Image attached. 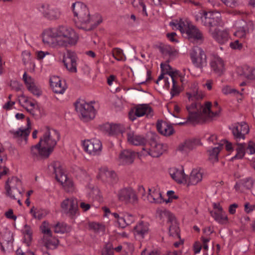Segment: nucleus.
Wrapping results in <instances>:
<instances>
[{
	"label": "nucleus",
	"mask_w": 255,
	"mask_h": 255,
	"mask_svg": "<svg viewBox=\"0 0 255 255\" xmlns=\"http://www.w3.org/2000/svg\"><path fill=\"white\" fill-rule=\"evenodd\" d=\"M186 94L188 100L193 102L186 106L189 113L188 120L190 122H203L207 119H212L219 115V111L214 112L211 109V102H207L202 106L199 103L195 102L202 100L205 96L204 93L199 88L197 83L194 82L191 84Z\"/></svg>",
	"instance_id": "1"
},
{
	"label": "nucleus",
	"mask_w": 255,
	"mask_h": 255,
	"mask_svg": "<svg viewBox=\"0 0 255 255\" xmlns=\"http://www.w3.org/2000/svg\"><path fill=\"white\" fill-rule=\"evenodd\" d=\"M78 39V36L75 31L64 25L46 29L42 34L43 44L46 47L55 49L75 45Z\"/></svg>",
	"instance_id": "2"
},
{
	"label": "nucleus",
	"mask_w": 255,
	"mask_h": 255,
	"mask_svg": "<svg viewBox=\"0 0 255 255\" xmlns=\"http://www.w3.org/2000/svg\"><path fill=\"white\" fill-rule=\"evenodd\" d=\"M59 138L56 130L48 127L40 129L39 141L30 148V156L34 160L47 158L53 152Z\"/></svg>",
	"instance_id": "3"
},
{
	"label": "nucleus",
	"mask_w": 255,
	"mask_h": 255,
	"mask_svg": "<svg viewBox=\"0 0 255 255\" xmlns=\"http://www.w3.org/2000/svg\"><path fill=\"white\" fill-rule=\"evenodd\" d=\"M74 20L79 28L89 30L97 26L99 22L95 21V16L90 17L89 10L83 3L76 2L72 4Z\"/></svg>",
	"instance_id": "4"
},
{
	"label": "nucleus",
	"mask_w": 255,
	"mask_h": 255,
	"mask_svg": "<svg viewBox=\"0 0 255 255\" xmlns=\"http://www.w3.org/2000/svg\"><path fill=\"white\" fill-rule=\"evenodd\" d=\"M169 25L173 30L178 29L182 36L186 38L200 42L204 40L202 33L187 19L173 20L170 22Z\"/></svg>",
	"instance_id": "5"
},
{
	"label": "nucleus",
	"mask_w": 255,
	"mask_h": 255,
	"mask_svg": "<svg viewBox=\"0 0 255 255\" xmlns=\"http://www.w3.org/2000/svg\"><path fill=\"white\" fill-rule=\"evenodd\" d=\"M4 189L6 196L16 200L22 195V182L17 176H9L5 181Z\"/></svg>",
	"instance_id": "6"
},
{
	"label": "nucleus",
	"mask_w": 255,
	"mask_h": 255,
	"mask_svg": "<svg viewBox=\"0 0 255 255\" xmlns=\"http://www.w3.org/2000/svg\"><path fill=\"white\" fill-rule=\"evenodd\" d=\"M75 109L80 118L85 121L92 120L95 117L96 110L92 103L79 100L75 104Z\"/></svg>",
	"instance_id": "7"
},
{
	"label": "nucleus",
	"mask_w": 255,
	"mask_h": 255,
	"mask_svg": "<svg viewBox=\"0 0 255 255\" xmlns=\"http://www.w3.org/2000/svg\"><path fill=\"white\" fill-rule=\"evenodd\" d=\"M30 123L29 119H27L26 127H21L17 129H12L9 130V134L17 140L18 144L21 147L27 144L28 137L30 132Z\"/></svg>",
	"instance_id": "8"
},
{
	"label": "nucleus",
	"mask_w": 255,
	"mask_h": 255,
	"mask_svg": "<svg viewBox=\"0 0 255 255\" xmlns=\"http://www.w3.org/2000/svg\"><path fill=\"white\" fill-rule=\"evenodd\" d=\"M167 148L166 144L158 143L156 140H152L142 147L140 154L144 156L150 155L153 157H157L161 155Z\"/></svg>",
	"instance_id": "9"
},
{
	"label": "nucleus",
	"mask_w": 255,
	"mask_h": 255,
	"mask_svg": "<svg viewBox=\"0 0 255 255\" xmlns=\"http://www.w3.org/2000/svg\"><path fill=\"white\" fill-rule=\"evenodd\" d=\"M190 57L193 64L197 68L203 69L207 66V58L204 51L200 47H193L189 52Z\"/></svg>",
	"instance_id": "10"
},
{
	"label": "nucleus",
	"mask_w": 255,
	"mask_h": 255,
	"mask_svg": "<svg viewBox=\"0 0 255 255\" xmlns=\"http://www.w3.org/2000/svg\"><path fill=\"white\" fill-rule=\"evenodd\" d=\"M145 116L150 118L153 116V111L148 104H139L133 107L129 112V119L133 121L137 118Z\"/></svg>",
	"instance_id": "11"
},
{
	"label": "nucleus",
	"mask_w": 255,
	"mask_h": 255,
	"mask_svg": "<svg viewBox=\"0 0 255 255\" xmlns=\"http://www.w3.org/2000/svg\"><path fill=\"white\" fill-rule=\"evenodd\" d=\"M234 26L235 29L234 35L240 38H246L249 32L254 29L252 22H247L242 19L236 21Z\"/></svg>",
	"instance_id": "12"
},
{
	"label": "nucleus",
	"mask_w": 255,
	"mask_h": 255,
	"mask_svg": "<svg viewBox=\"0 0 255 255\" xmlns=\"http://www.w3.org/2000/svg\"><path fill=\"white\" fill-rule=\"evenodd\" d=\"M20 104L27 111L33 116H39L42 114V110L38 104L24 96H21L19 99Z\"/></svg>",
	"instance_id": "13"
},
{
	"label": "nucleus",
	"mask_w": 255,
	"mask_h": 255,
	"mask_svg": "<svg viewBox=\"0 0 255 255\" xmlns=\"http://www.w3.org/2000/svg\"><path fill=\"white\" fill-rule=\"evenodd\" d=\"M82 145L84 150L93 156L99 155L102 151V143L97 138L85 140Z\"/></svg>",
	"instance_id": "14"
},
{
	"label": "nucleus",
	"mask_w": 255,
	"mask_h": 255,
	"mask_svg": "<svg viewBox=\"0 0 255 255\" xmlns=\"http://www.w3.org/2000/svg\"><path fill=\"white\" fill-rule=\"evenodd\" d=\"M118 200L126 204H134L137 201V197L135 191L130 187L123 188L117 194Z\"/></svg>",
	"instance_id": "15"
},
{
	"label": "nucleus",
	"mask_w": 255,
	"mask_h": 255,
	"mask_svg": "<svg viewBox=\"0 0 255 255\" xmlns=\"http://www.w3.org/2000/svg\"><path fill=\"white\" fill-rule=\"evenodd\" d=\"M209 65L211 70L216 75L221 76L225 71V63L217 55L212 54L209 57Z\"/></svg>",
	"instance_id": "16"
},
{
	"label": "nucleus",
	"mask_w": 255,
	"mask_h": 255,
	"mask_svg": "<svg viewBox=\"0 0 255 255\" xmlns=\"http://www.w3.org/2000/svg\"><path fill=\"white\" fill-rule=\"evenodd\" d=\"M38 10L46 18L55 20L61 15V10L57 7L51 6L47 4H41L38 6Z\"/></svg>",
	"instance_id": "17"
},
{
	"label": "nucleus",
	"mask_w": 255,
	"mask_h": 255,
	"mask_svg": "<svg viewBox=\"0 0 255 255\" xmlns=\"http://www.w3.org/2000/svg\"><path fill=\"white\" fill-rule=\"evenodd\" d=\"M126 135L127 142L129 144L135 146H144L146 144V140L145 137L131 130L129 127H127Z\"/></svg>",
	"instance_id": "18"
},
{
	"label": "nucleus",
	"mask_w": 255,
	"mask_h": 255,
	"mask_svg": "<svg viewBox=\"0 0 255 255\" xmlns=\"http://www.w3.org/2000/svg\"><path fill=\"white\" fill-rule=\"evenodd\" d=\"M61 208L65 214L73 217L78 211V201L73 198H67L61 203Z\"/></svg>",
	"instance_id": "19"
},
{
	"label": "nucleus",
	"mask_w": 255,
	"mask_h": 255,
	"mask_svg": "<svg viewBox=\"0 0 255 255\" xmlns=\"http://www.w3.org/2000/svg\"><path fill=\"white\" fill-rule=\"evenodd\" d=\"M204 26L210 30H214L216 27L222 24L221 14L218 11H212L208 13L206 20L204 21Z\"/></svg>",
	"instance_id": "20"
},
{
	"label": "nucleus",
	"mask_w": 255,
	"mask_h": 255,
	"mask_svg": "<svg viewBox=\"0 0 255 255\" xmlns=\"http://www.w3.org/2000/svg\"><path fill=\"white\" fill-rule=\"evenodd\" d=\"M231 130L237 141L245 138V135L249 132V127L245 122L237 123L232 126Z\"/></svg>",
	"instance_id": "21"
},
{
	"label": "nucleus",
	"mask_w": 255,
	"mask_h": 255,
	"mask_svg": "<svg viewBox=\"0 0 255 255\" xmlns=\"http://www.w3.org/2000/svg\"><path fill=\"white\" fill-rule=\"evenodd\" d=\"M223 145L225 146L226 149L227 151H232L233 150V146L231 142H229L226 140H221L220 142L218 143V146L217 147H214L208 150L209 159L212 162H214L218 161V154L222 149V146Z\"/></svg>",
	"instance_id": "22"
},
{
	"label": "nucleus",
	"mask_w": 255,
	"mask_h": 255,
	"mask_svg": "<svg viewBox=\"0 0 255 255\" xmlns=\"http://www.w3.org/2000/svg\"><path fill=\"white\" fill-rule=\"evenodd\" d=\"M104 129L107 134L112 136H123L124 132H126L127 128L120 124L107 123L104 126Z\"/></svg>",
	"instance_id": "23"
},
{
	"label": "nucleus",
	"mask_w": 255,
	"mask_h": 255,
	"mask_svg": "<svg viewBox=\"0 0 255 255\" xmlns=\"http://www.w3.org/2000/svg\"><path fill=\"white\" fill-rule=\"evenodd\" d=\"M77 57L76 54L71 51H67L66 55L64 56L63 61L66 69L71 73L77 72Z\"/></svg>",
	"instance_id": "24"
},
{
	"label": "nucleus",
	"mask_w": 255,
	"mask_h": 255,
	"mask_svg": "<svg viewBox=\"0 0 255 255\" xmlns=\"http://www.w3.org/2000/svg\"><path fill=\"white\" fill-rule=\"evenodd\" d=\"M22 78L27 89L33 95L39 97L42 94L40 87L31 76H28L25 72L23 75Z\"/></svg>",
	"instance_id": "25"
},
{
	"label": "nucleus",
	"mask_w": 255,
	"mask_h": 255,
	"mask_svg": "<svg viewBox=\"0 0 255 255\" xmlns=\"http://www.w3.org/2000/svg\"><path fill=\"white\" fill-rule=\"evenodd\" d=\"M210 33L212 37L221 44L226 43L230 38L229 31L227 29L215 28L214 30H210Z\"/></svg>",
	"instance_id": "26"
},
{
	"label": "nucleus",
	"mask_w": 255,
	"mask_h": 255,
	"mask_svg": "<svg viewBox=\"0 0 255 255\" xmlns=\"http://www.w3.org/2000/svg\"><path fill=\"white\" fill-rule=\"evenodd\" d=\"M50 83L51 87L55 93H64L66 88V83L60 77L56 76H52L50 79Z\"/></svg>",
	"instance_id": "27"
},
{
	"label": "nucleus",
	"mask_w": 255,
	"mask_h": 255,
	"mask_svg": "<svg viewBox=\"0 0 255 255\" xmlns=\"http://www.w3.org/2000/svg\"><path fill=\"white\" fill-rule=\"evenodd\" d=\"M49 173L55 175H68L71 174L66 171L64 166L58 161L51 163L48 167Z\"/></svg>",
	"instance_id": "28"
},
{
	"label": "nucleus",
	"mask_w": 255,
	"mask_h": 255,
	"mask_svg": "<svg viewBox=\"0 0 255 255\" xmlns=\"http://www.w3.org/2000/svg\"><path fill=\"white\" fill-rule=\"evenodd\" d=\"M135 157V153L131 150H125L122 151L118 157V161L120 164L128 165L133 162Z\"/></svg>",
	"instance_id": "29"
},
{
	"label": "nucleus",
	"mask_w": 255,
	"mask_h": 255,
	"mask_svg": "<svg viewBox=\"0 0 255 255\" xmlns=\"http://www.w3.org/2000/svg\"><path fill=\"white\" fill-rule=\"evenodd\" d=\"M237 73L248 80H255V68L253 67L245 65L239 68Z\"/></svg>",
	"instance_id": "30"
},
{
	"label": "nucleus",
	"mask_w": 255,
	"mask_h": 255,
	"mask_svg": "<svg viewBox=\"0 0 255 255\" xmlns=\"http://www.w3.org/2000/svg\"><path fill=\"white\" fill-rule=\"evenodd\" d=\"M156 127L158 131L165 136H169L174 131L172 126L165 122H158Z\"/></svg>",
	"instance_id": "31"
},
{
	"label": "nucleus",
	"mask_w": 255,
	"mask_h": 255,
	"mask_svg": "<svg viewBox=\"0 0 255 255\" xmlns=\"http://www.w3.org/2000/svg\"><path fill=\"white\" fill-rule=\"evenodd\" d=\"M168 76L170 77L172 82V89L171 91V94L173 97L177 94L179 92L178 87L176 84V79L178 77H181V75L178 70L172 68L171 71L169 72Z\"/></svg>",
	"instance_id": "32"
},
{
	"label": "nucleus",
	"mask_w": 255,
	"mask_h": 255,
	"mask_svg": "<svg viewBox=\"0 0 255 255\" xmlns=\"http://www.w3.org/2000/svg\"><path fill=\"white\" fill-rule=\"evenodd\" d=\"M55 179L67 192L72 190L73 187V182L69 176H55Z\"/></svg>",
	"instance_id": "33"
},
{
	"label": "nucleus",
	"mask_w": 255,
	"mask_h": 255,
	"mask_svg": "<svg viewBox=\"0 0 255 255\" xmlns=\"http://www.w3.org/2000/svg\"><path fill=\"white\" fill-rule=\"evenodd\" d=\"M134 230L136 235L143 238L144 235L148 234L149 225L147 223L141 222L134 227Z\"/></svg>",
	"instance_id": "34"
},
{
	"label": "nucleus",
	"mask_w": 255,
	"mask_h": 255,
	"mask_svg": "<svg viewBox=\"0 0 255 255\" xmlns=\"http://www.w3.org/2000/svg\"><path fill=\"white\" fill-rule=\"evenodd\" d=\"M254 183V181L252 177H246L241 179L236 183L235 188L238 190L241 187H243L247 189H251Z\"/></svg>",
	"instance_id": "35"
},
{
	"label": "nucleus",
	"mask_w": 255,
	"mask_h": 255,
	"mask_svg": "<svg viewBox=\"0 0 255 255\" xmlns=\"http://www.w3.org/2000/svg\"><path fill=\"white\" fill-rule=\"evenodd\" d=\"M237 147L236 150L237 152L236 154L232 158V160L234 159H242L244 156L246 152V147H247V143H237Z\"/></svg>",
	"instance_id": "36"
},
{
	"label": "nucleus",
	"mask_w": 255,
	"mask_h": 255,
	"mask_svg": "<svg viewBox=\"0 0 255 255\" xmlns=\"http://www.w3.org/2000/svg\"><path fill=\"white\" fill-rule=\"evenodd\" d=\"M147 200L152 203H161L164 201L162 198L161 193L154 190L149 193L146 197Z\"/></svg>",
	"instance_id": "37"
},
{
	"label": "nucleus",
	"mask_w": 255,
	"mask_h": 255,
	"mask_svg": "<svg viewBox=\"0 0 255 255\" xmlns=\"http://www.w3.org/2000/svg\"><path fill=\"white\" fill-rule=\"evenodd\" d=\"M43 242L44 246L48 249H55L59 244V240L57 239L52 237L43 236Z\"/></svg>",
	"instance_id": "38"
},
{
	"label": "nucleus",
	"mask_w": 255,
	"mask_h": 255,
	"mask_svg": "<svg viewBox=\"0 0 255 255\" xmlns=\"http://www.w3.org/2000/svg\"><path fill=\"white\" fill-rule=\"evenodd\" d=\"M21 56L23 64L25 65L29 64L32 70L33 71L35 68V64L32 60L30 52L27 50L23 51L22 52Z\"/></svg>",
	"instance_id": "39"
},
{
	"label": "nucleus",
	"mask_w": 255,
	"mask_h": 255,
	"mask_svg": "<svg viewBox=\"0 0 255 255\" xmlns=\"http://www.w3.org/2000/svg\"><path fill=\"white\" fill-rule=\"evenodd\" d=\"M134 221V218L131 215H127L123 217H121L118 220V222L120 227L124 228L127 226L132 224Z\"/></svg>",
	"instance_id": "40"
},
{
	"label": "nucleus",
	"mask_w": 255,
	"mask_h": 255,
	"mask_svg": "<svg viewBox=\"0 0 255 255\" xmlns=\"http://www.w3.org/2000/svg\"><path fill=\"white\" fill-rule=\"evenodd\" d=\"M211 215L217 222L220 224H225L228 221V217L223 211L219 213L211 212Z\"/></svg>",
	"instance_id": "41"
},
{
	"label": "nucleus",
	"mask_w": 255,
	"mask_h": 255,
	"mask_svg": "<svg viewBox=\"0 0 255 255\" xmlns=\"http://www.w3.org/2000/svg\"><path fill=\"white\" fill-rule=\"evenodd\" d=\"M157 211L158 213H159L160 216H162V214H163L164 215L166 216L168 219L167 222L168 223L170 224V225H174L173 228H176V224H178L177 223V221L175 219V216L172 213L166 210L162 211L161 210H157Z\"/></svg>",
	"instance_id": "42"
},
{
	"label": "nucleus",
	"mask_w": 255,
	"mask_h": 255,
	"mask_svg": "<svg viewBox=\"0 0 255 255\" xmlns=\"http://www.w3.org/2000/svg\"><path fill=\"white\" fill-rule=\"evenodd\" d=\"M208 13L204 10H199L194 12V16L197 22L204 25V21L206 20Z\"/></svg>",
	"instance_id": "43"
},
{
	"label": "nucleus",
	"mask_w": 255,
	"mask_h": 255,
	"mask_svg": "<svg viewBox=\"0 0 255 255\" xmlns=\"http://www.w3.org/2000/svg\"><path fill=\"white\" fill-rule=\"evenodd\" d=\"M168 172L169 175H185L183 167L181 165L170 167Z\"/></svg>",
	"instance_id": "44"
},
{
	"label": "nucleus",
	"mask_w": 255,
	"mask_h": 255,
	"mask_svg": "<svg viewBox=\"0 0 255 255\" xmlns=\"http://www.w3.org/2000/svg\"><path fill=\"white\" fill-rule=\"evenodd\" d=\"M169 78L167 75H164L163 74H161L156 81V83L157 85H160V82L163 81V87L165 89H168L170 86V82L169 81Z\"/></svg>",
	"instance_id": "45"
},
{
	"label": "nucleus",
	"mask_w": 255,
	"mask_h": 255,
	"mask_svg": "<svg viewBox=\"0 0 255 255\" xmlns=\"http://www.w3.org/2000/svg\"><path fill=\"white\" fill-rule=\"evenodd\" d=\"M113 57L118 61H125L126 59L123 51L120 48H115L113 51Z\"/></svg>",
	"instance_id": "46"
},
{
	"label": "nucleus",
	"mask_w": 255,
	"mask_h": 255,
	"mask_svg": "<svg viewBox=\"0 0 255 255\" xmlns=\"http://www.w3.org/2000/svg\"><path fill=\"white\" fill-rule=\"evenodd\" d=\"M30 213L33 215V217L38 220H40L43 218L46 215L45 212L42 210H37L35 209L34 207H33L30 211Z\"/></svg>",
	"instance_id": "47"
},
{
	"label": "nucleus",
	"mask_w": 255,
	"mask_h": 255,
	"mask_svg": "<svg viewBox=\"0 0 255 255\" xmlns=\"http://www.w3.org/2000/svg\"><path fill=\"white\" fill-rule=\"evenodd\" d=\"M202 176H186V185H194L202 180Z\"/></svg>",
	"instance_id": "48"
},
{
	"label": "nucleus",
	"mask_w": 255,
	"mask_h": 255,
	"mask_svg": "<svg viewBox=\"0 0 255 255\" xmlns=\"http://www.w3.org/2000/svg\"><path fill=\"white\" fill-rule=\"evenodd\" d=\"M174 225H170L169 227V234L170 236L180 239V230L178 224H176V228H173Z\"/></svg>",
	"instance_id": "49"
},
{
	"label": "nucleus",
	"mask_w": 255,
	"mask_h": 255,
	"mask_svg": "<svg viewBox=\"0 0 255 255\" xmlns=\"http://www.w3.org/2000/svg\"><path fill=\"white\" fill-rule=\"evenodd\" d=\"M41 232L46 237H52V232L50 229L48 227V223L44 221L40 226Z\"/></svg>",
	"instance_id": "50"
},
{
	"label": "nucleus",
	"mask_w": 255,
	"mask_h": 255,
	"mask_svg": "<svg viewBox=\"0 0 255 255\" xmlns=\"http://www.w3.org/2000/svg\"><path fill=\"white\" fill-rule=\"evenodd\" d=\"M114 248L111 243H107L102 252L101 255H114Z\"/></svg>",
	"instance_id": "51"
},
{
	"label": "nucleus",
	"mask_w": 255,
	"mask_h": 255,
	"mask_svg": "<svg viewBox=\"0 0 255 255\" xmlns=\"http://www.w3.org/2000/svg\"><path fill=\"white\" fill-rule=\"evenodd\" d=\"M222 93L225 95H237L239 93L236 89L232 88L229 86L226 85L224 86L222 89Z\"/></svg>",
	"instance_id": "52"
},
{
	"label": "nucleus",
	"mask_w": 255,
	"mask_h": 255,
	"mask_svg": "<svg viewBox=\"0 0 255 255\" xmlns=\"http://www.w3.org/2000/svg\"><path fill=\"white\" fill-rule=\"evenodd\" d=\"M191 142L190 141H186L184 143L181 144L178 147V150L183 152H187L188 150L191 149Z\"/></svg>",
	"instance_id": "53"
},
{
	"label": "nucleus",
	"mask_w": 255,
	"mask_h": 255,
	"mask_svg": "<svg viewBox=\"0 0 255 255\" xmlns=\"http://www.w3.org/2000/svg\"><path fill=\"white\" fill-rule=\"evenodd\" d=\"M66 225L64 223H57L54 226L55 233H64L66 229Z\"/></svg>",
	"instance_id": "54"
},
{
	"label": "nucleus",
	"mask_w": 255,
	"mask_h": 255,
	"mask_svg": "<svg viewBox=\"0 0 255 255\" xmlns=\"http://www.w3.org/2000/svg\"><path fill=\"white\" fill-rule=\"evenodd\" d=\"M99 175H113L115 174V172L106 166H102L99 170Z\"/></svg>",
	"instance_id": "55"
},
{
	"label": "nucleus",
	"mask_w": 255,
	"mask_h": 255,
	"mask_svg": "<svg viewBox=\"0 0 255 255\" xmlns=\"http://www.w3.org/2000/svg\"><path fill=\"white\" fill-rule=\"evenodd\" d=\"M160 68L162 72V74L168 75L169 72L172 69V67L168 63H161Z\"/></svg>",
	"instance_id": "56"
},
{
	"label": "nucleus",
	"mask_w": 255,
	"mask_h": 255,
	"mask_svg": "<svg viewBox=\"0 0 255 255\" xmlns=\"http://www.w3.org/2000/svg\"><path fill=\"white\" fill-rule=\"evenodd\" d=\"M204 138L209 143H213L215 144L217 141V137L215 134L207 133L204 136Z\"/></svg>",
	"instance_id": "57"
},
{
	"label": "nucleus",
	"mask_w": 255,
	"mask_h": 255,
	"mask_svg": "<svg viewBox=\"0 0 255 255\" xmlns=\"http://www.w3.org/2000/svg\"><path fill=\"white\" fill-rule=\"evenodd\" d=\"M89 227L91 230H93L96 233H98L104 230V228L101 225L96 223H90Z\"/></svg>",
	"instance_id": "58"
},
{
	"label": "nucleus",
	"mask_w": 255,
	"mask_h": 255,
	"mask_svg": "<svg viewBox=\"0 0 255 255\" xmlns=\"http://www.w3.org/2000/svg\"><path fill=\"white\" fill-rule=\"evenodd\" d=\"M247 147H246V152L250 154H253L255 153V143L250 141L248 143H247Z\"/></svg>",
	"instance_id": "59"
},
{
	"label": "nucleus",
	"mask_w": 255,
	"mask_h": 255,
	"mask_svg": "<svg viewBox=\"0 0 255 255\" xmlns=\"http://www.w3.org/2000/svg\"><path fill=\"white\" fill-rule=\"evenodd\" d=\"M223 3L230 7H235L239 5L238 0H221Z\"/></svg>",
	"instance_id": "60"
},
{
	"label": "nucleus",
	"mask_w": 255,
	"mask_h": 255,
	"mask_svg": "<svg viewBox=\"0 0 255 255\" xmlns=\"http://www.w3.org/2000/svg\"><path fill=\"white\" fill-rule=\"evenodd\" d=\"M230 46L231 48L235 50H240L243 47V44L239 42L238 40H236L230 43Z\"/></svg>",
	"instance_id": "61"
},
{
	"label": "nucleus",
	"mask_w": 255,
	"mask_h": 255,
	"mask_svg": "<svg viewBox=\"0 0 255 255\" xmlns=\"http://www.w3.org/2000/svg\"><path fill=\"white\" fill-rule=\"evenodd\" d=\"M172 179L178 184L186 185V176H171Z\"/></svg>",
	"instance_id": "62"
},
{
	"label": "nucleus",
	"mask_w": 255,
	"mask_h": 255,
	"mask_svg": "<svg viewBox=\"0 0 255 255\" xmlns=\"http://www.w3.org/2000/svg\"><path fill=\"white\" fill-rule=\"evenodd\" d=\"M205 172L204 169L200 168L197 167L196 168L193 169L190 175H203V174H205Z\"/></svg>",
	"instance_id": "63"
},
{
	"label": "nucleus",
	"mask_w": 255,
	"mask_h": 255,
	"mask_svg": "<svg viewBox=\"0 0 255 255\" xmlns=\"http://www.w3.org/2000/svg\"><path fill=\"white\" fill-rule=\"evenodd\" d=\"M14 104L15 102L14 101L9 100L3 105L2 108L6 111L10 110L13 108Z\"/></svg>",
	"instance_id": "64"
}]
</instances>
